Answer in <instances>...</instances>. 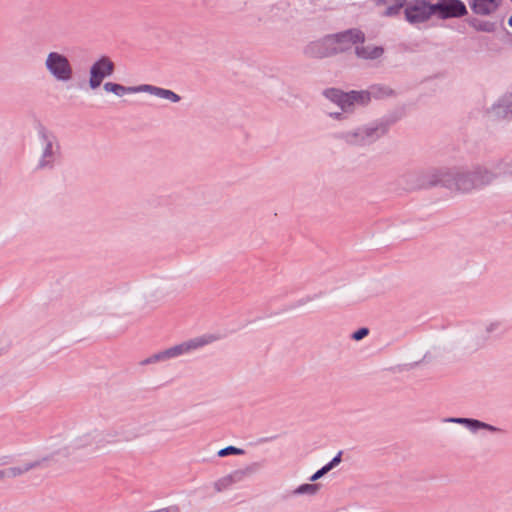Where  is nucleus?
Returning <instances> with one entry per match:
<instances>
[{
  "mask_svg": "<svg viewBox=\"0 0 512 512\" xmlns=\"http://www.w3.org/2000/svg\"><path fill=\"white\" fill-rule=\"evenodd\" d=\"M364 35L359 30H350L338 35L328 36L322 41L312 43L307 53L316 58L331 56L350 49L358 42H363Z\"/></svg>",
  "mask_w": 512,
  "mask_h": 512,
  "instance_id": "obj_1",
  "label": "nucleus"
},
{
  "mask_svg": "<svg viewBox=\"0 0 512 512\" xmlns=\"http://www.w3.org/2000/svg\"><path fill=\"white\" fill-rule=\"evenodd\" d=\"M434 14L442 19L448 18V2L442 0L440 3L430 5L424 1H417L405 9L406 19L411 23L423 22Z\"/></svg>",
  "mask_w": 512,
  "mask_h": 512,
  "instance_id": "obj_2",
  "label": "nucleus"
},
{
  "mask_svg": "<svg viewBox=\"0 0 512 512\" xmlns=\"http://www.w3.org/2000/svg\"><path fill=\"white\" fill-rule=\"evenodd\" d=\"M214 340H215V337H213L212 335H206V336H201L199 338L192 339L188 342L179 344V345L169 348L163 352L153 355L152 357L146 359L143 362V364H148V363L166 360V359H169L172 357L179 356L183 353H187L193 349H197V348L202 347L208 343H211Z\"/></svg>",
  "mask_w": 512,
  "mask_h": 512,
  "instance_id": "obj_3",
  "label": "nucleus"
},
{
  "mask_svg": "<svg viewBox=\"0 0 512 512\" xmlns=\"http://www.w3.org/2000/svg\"><path fill=\"white\" fill-rule=\"evenodd\" d=\"M45 65L57 80L68 81L72 78L73 69L69 60L58 52L49 53Z\"/></svg>",
  "mask_w": 512,
  "mask_h": 512,
  "instance_id": "obj_4",
  "label": "nucleus"
},
{
  "mask_svg": "<svg viewBox=\"0 0 512 512\" xmlns=\"http://www.w3.org/2000/svg\"><path fill=\"white\" fill-rule=\"evenodd\" d=\"M325 96L337 103L343 110L348 109L354 104H366L370 100V94L365 91L343 93L337 89H329L325 91Z\"/></svg>",
  "mask_w": 512,
  "mask_h": 512,
  "instance_id": "obj_5",
  "label": "nucleus"
},
{
  "mask_svg": "<svg viewBox=\"0 0 512 512\" xmlns=\"http://www.w3.org/2000/svg\"><path fill=\"white\" fill-rule=\"evenodd\" d=\"M114 71V63L108 57H102L95 62L90 70L89 84L92 89L100 86L103 79L110 76Z\"/></svg>",
  "mask_w": 512,
  "mask_h": 512,
  "instance_id": "obj_6",
  "label": "nucleus"
},
{
  "mask_svg": "<svg viewBox=\"0 0 512 512\" xmlns=\"http://www.w3.org/2000/svg\"><path fill=\"white\" fill-rule=\"evenodd\" d=\"M501 3L502 0H472L471 9L478 15H491L498 10Z\"/></svg>",
  "mask_w": 512,
  "mask_h": 512,
  "instance_id": "obj_7",
  "label": "nucleus"
},
{
  "mask_svg": "<svg viewBox=\"0 0 512 512\" xmlns=\"http://www.w3.org/2000/svg\"><path fill=\"white\" fill-rule=\"evenodd\" d=\"M453 182L458 191L468 192L477 188L473 173L459 172L453 176Z\"/></svg>",
  "mask_w": 512,
  "mask_h": 512,
  "instance_id": "obj_8",
  "label": "nucleus"
},
{
  "mask_svg": "<svg viewBox=\"0 0 512 512\" xmlns=\"http://www.w3.org/2000/svg\"><path fill=\"white\" fill-rule=\"evenodd\" d=\"M379 9V13L383 16H392L399 12L404 6L406 0H374Z\"/></svg>",
  "mask_w": 512,
  "mask_h": 512,
  "instance_id": "obj_9",
  "label": "nucleus"
},
{
  "mask_svg": "<svg viewBox=\"0 0 512 512\" xmlns=\"http://www.w3.org/2000/svg\"><path fill=\"white\" fill-rule=\"evenodd\" d=\"M450 423L464 424L472 432H476L478 429H486L491 432L500 431V429L495 426L481 422L479 420L468 419V418H451L450 417Z\"/></svg>",
  "mask_w": 512,
  "mask_h": 512,
  "instance_id": "obj_10",
  "label": "nucleus"
},
{
  "mask_svg": "<svg viewBox=\"0 0 512 512\" xmlns=\"http://www.w3.org/2000/svg\"><path fill=\"white\" fill-rule=\"evenodd\" d=\"M383 49L381 47L370 46H356V54L364 59H375L382 55Z\"/></svg>",
  "mask_w": 512,
  "mask_h": 512,
  "instance_id": "obj_11",
  "label": "nucleus"
},
{
  "mask_svg": "<svg viewBox=\"0 0 512 512\" xmlns=\"http://www.w3.org/2000/svg\"><path fill=\"white\" fill-rule=\"evenodd\" d=\"M473 174L477 188L491 183L495 178V174L486 168H478Z\"/></svg>",
  "mask_w": 512,
  "mask_h": 512,
  "instance_id": "obj_12",
  "label": "nucleus"
},
{
  "mask_svg": "<svg viewBox=\"0 0 512 512\" xmlns=\"http://www.w3.org/2000/svg\"><path fill=\"white\" fill-rule=\"evenodd\" d=\"M104 89L107 92H112L118 96H122L125 93H134V92L142 91V86H140V87H124L120 84L107 82L104 85Z\"/></svg>",
  "mask_w": 512,
  "mask_h": 512,
  "instance_id": "obj_13",
  "label": "nucleus"
},
{
  "mask_svg": "<svg viewBox=\"0 0 512 512\" xmlns=\"http://www.w3.org/2000/svg\"><path fill=\"white\" fill-rule=\"evenodd\" d=\"M467 12L466 6L460 0H450V17L462 16Z\"/></svg>",
  "mask_w": 512,
  "mask_h": 512,
  "instance_id": "obj_14",
  "label": "nucleus"
},
{
  "mask_svg": "<svg viewBox=\"0 0 512 512\" xmlns=\"http://www.w3.org/2000/svg\"><path fill=\"white\" fill-rule=\"evenodd\" d=\"M493 110L497 116L507 117L509 114H512V102L498 104L493 107Z\"/></svg>",
  "mask_w": 512,
  "mask_h": 512,
  "instance_id": "obj_15",
  "label": "nucleus"
},
{
  "mask_svg": "<svg viewBox=\"0 0 512 512\" xmlns=\"http://www.w3.org/2000/svg\"><path fill=\"white\" fill-rule=\"evenodd\" d=\"M142 91H149V92H151L159 97L165 98V99H166L167 95H170L169 94L170 90L157 88V87L150 86V85H143Z\"/></svg>",
  "mask_w": 512,
  "mask_h": 512,
  "instance_id": "obj_16",
  "label": "nucleus"
},
{
  "mask_svg": "<svg viewBox=\"0 0 512 512\" xmlns=\"http://www.w3.org/2000/svg\"><path fill=\"white\" fill-rule=\"evenodd\" d=\"M243 453H244L243 450H241L239 448H236V447H233V446H229L227 448H224V449L220 450L218 452V455L220 457H225V456L230 455V454L241 455Z\"/></svg>",
  "mask_w": 512,
  "mask_h": 512,
  "instance_id": "obj_17",
  "label": "nucleus"
},
{
  "mask_svg": "<svg viewBox=\"0 0 512 512\" xmlns=\"http://www.w3.org/2000/svg\"><path fill=\"white\" fill-rule=\"evenodd\" d=\"M318 489V485L317 484H304V485H301L298 489H297V493H301V494H304V493H308V494H314Z\"/></svg>",
  "mask_w": 512,
  "mask_h": 512,
  "instance_id": "obj_18",
  "label": "nucleus"
},
{
  "mask_svg": "<svg viewBox=\"0 0 512 512\" xmlns=\"http://www.w3.org/2000/svg\"><path fill=\"white\" fill-rule=\"evenodd\" d=\"M32 466H29V467H25V469L23 470H20V469H16V468H11V469H8L7 471H3V472H0V477L4 476V474H7L8 476H16L24 471H27L29 468H31Z\"/></svg>",
  "mask_w": 512,
  "mask_h": 512,
  "instance_id": "obj_19",
  "label": "nucleus"
},
{
  "mask_svg": "<svg viewBox=\"0 0 512 512\" xmlns=\"http://www.w3.org/2000/svg\"><path fill=\"white\" fill-rule=\"evenodd\" d=\"M368 332L369 331L367 328H361V329L357 330L356 332H354L352 337L354 340H361L365 336L368 335Z\"/></svg>",
  "mask_w": 512,
  "mask_h": 512,
  "instance_id": "obj_20",
  "label": "nucleus"
},
{
  "mask_svg": "<svg viewBox=\"0 0 512 512\" xmlns=\"http://www.w3.org/2000/svg\"><path fill=\"white\" fill-rule=\"evenodd\" d=\"M341 456H342V452H339L337 454V456H335L327 465V469H329V471L331 469H333L335 466H337L340 462H341Z\"/></svg>",
  "mask_w": 512,
  "mask_h": 512,
  "instance_id": "obj_21",
  "label": "nucleus"
},
{
  "mask_svg": "<svg viewBox=\"0 0 512 512\" xmlns=\"http://www.w3.org/2000/svg\"><path fill=\"white\" fill-rule=\"evenodd\" d=\"M327 472H329V469H327L326 465L324 467H322L320 470H318L312 477H311V480L312 481H315L317 479H319L320 477H322L324 474H326Z\"/></svg>",
  "mask_w": 512,
  "mask_h": 512,
  "instance_id": "obj_22",
  "label": "nucleus"
},
{
  "mask_svg": "<svg viewBox=\"0 0 512 512\" xmlns=\"http://www.w3.org/2000/svg\"><path fill=\"white\" fill-rule=\"evenodd\" d=\"M327 472H329V469H327L326 465L324 467H322L320 470H318L312 477H311V480L312 481H315L317 479H319L320 477H322L324 474H326Z\"/></svg>",
  "mask_w": 512,
  "mask_h": 512,
  "instance_id": "obj_23",
  "label": "nucleus"
},
{
  "mask_svg": "<svg viewBox=\"0 0 512 512\" xmlns=\"http://www.w3.org/2000/svg\"><path fill=\"white\" fill-rule=\"evenodd\" d=\"M169 94H171V95H167L166 99H169L173 102H178L180 100V97L177 94H175L174 92L169 91Z\"/></svg>",
  "mask_w": 512,
  "mask_h": 512,
  "instance_id": "obj_24",
  "label": "nucleus"
},
{
  "mask_svg": "<svg viewBox=\"0 0 512 512\" xmlns=\"http://www.w3.org/2000/svg\"><path fill=\"white\" fill-rule=\"evenodd\" d=\"M52 155V144L48 143L44 152V159Z\"/></svg>",
  "mask_w": 512,
  "mask_h": 512,
  "instance_id": "obj_25",
  "label": "nucleus"
},
{
  "mask_svg": "<svg viewBox=\"0 0 512 512\" xmlns=\"http://www.w3.org/2000/svg\"><path fill=\"white\" fill-rule=\"evenodd\" d=\"M497 326H498V324H497V323H490V324L487 326L486 330H487L488 332H492V331H494V330L497 328Z\"/></svg>",
  "mask_w": 512,
  "mask_h": 512,
  "instance_id": "obj_26",
  "label": "nucleus"
},
{
  "mask_svg": "<svg viewBox=\"0 0 512 512\" xmlns=\"http://www.w3.org/2000/svg\"><path fill=\"white\" fill-rule=\"evenodd\" d=\"M373 132H374L373 130L367 131V132H366V136H367V137L371 136Z\"/></svg>",
  "mask_w": 512,
  "mask_h": 512,
  "instance_id": "obj_27",
  "label": "nucleus"
},
{
  "mask_svg": "<svg viewBox=\"0 0 512 512\" xmlns=\"http://www.w3.org/2000/svg\"><path fill=\"white\" fill-rule=\"evenodd\" d=\"M480 29L485 30V31H489V28L487 27V25H485L484 27H481Z\"/></svg>",
  "mask_w": 512,
  "mask_h": 512,
  "instance_id": "obj_28",
  "label": "nucleus"
},
{
  "mask_svg": "<svg viewBox=\"0 0 512 512\" xmlns=\"http://www.w3.org/2000/svg\"><path fill=\"white\" fill-rule=\"evenodd\" d=\"M509 25L512 27V16L510 17L509 21H508Z\"/></svg>",
  "mask_w": 512,
  "mask_h": 512,
  "instance_id": "obj_29",
  "label": "nucleus"
},
{
  "mask_svg": "<svg viewBox=\"0 0 512 512\" xmlns=\"http://www.w3.org/2000/svg\"><path fill=\"white\" fill-rule=\"evenodd\" d=\"M223 481L228 482V483H230V482H231V480H230V479H224Z\"/></svg>",
  "mask_w": 512,
  "mask_h": 512,
  "instance_id": "obj_30",
  "label": "nucleus"
}]
</instances>
